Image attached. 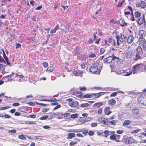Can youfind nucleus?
Listing matches in <instances>:
<instances>
[{
  "label": "nucleus",
  "mask_w": 146,
  "mask_h": 146,
  "mask_svg": "<svg viewBox=\"0 0 146 146\" xmlns=\"http://www.w3.org/2000/svg\"><path fill=\"white\" fill-rule=\"evenodd\" d=\"M27 104L32 106H33L35 105V104L31 102H30Z\"/></svg>",
  "instance_id": "nucleus-64"
},
{
  "label": "nucleus",
  "mask_w": 146,
  "mask_h": 146,
  "mask_svg": "<svg viewBox=\"0 0 146 146\" xmlns=\"http://www.w3.org/2000/svg\"><path fill=\"white\" fill-rule=\"evenodd\" d=\"M54 68L53 66H50L48 67L46 71L48 72H52L53 71Z\"/></svg>",
  "instance_id": "nucleus-23"
},
{
  "label": "nucleus",
  "mask_w": 146,
  "mask_h": 146,
  "mask_svg": "<svg viewBox=\"0 0 146 146\" xmlns=\"http://www.w3.org/2000/svg\"><path fill=\"white\" fill-rule=\"evenodd\" d=\"M98 121L100 123H102L104 125H107L108 119L102 117H99L98 119Z\"/></svg>",
  "instance_id": "nucleus-5"
},
{
  "label": "nucleus",
  "mask_w": 146,
  "mask_h": 146,
  "mask_svg": "<svg viewBox=\"0 0 146 146\" xmlns=\"http://www.w3.org/2000/svg\"><path fill=\"white\" fill-rule=\"evenodd\" d=\"M131 123V121L128 120H125L124 122L123 123V126L125 125H128L130 124Z\"/></svg>",
  "instance_id": "nucleus-21"
},
{
  "label": "nucleus",
  "mask_w": 146,
  "mask_h": 146,
  "mask_svg": "<svg viewBox=\"0 0 146 146\" xmlns=\"http://www.w3.org/2000/svg\"><path fill=\"white\" fill-rule=\"evenodd\" d=\"M126 56L127 58H129L131 57L133 58L134 53L131 51H129L126 54Z\"/></svg>",
  "instance_id": "nucleus-10"
},
{
  "label": "nucleus",
  "mask_w": 146,
  "mask_h": 146,
  "mask_svg": "<svg viewBox=\"0 0 146 146\" xmlns=\"http://www.w3.org/2000/svg\"><path fill=\"white\" fill-rule=\"evenodd\" d=\"M89 105L88 103L82 104L80 105V106L82 107L85 108L88 106Z\"/></svg>",
  "instance_id": "nucleus-36"
},
{
  "label": "nucleus",
  "mask_w": 146,
  "mask_h": 146,
  "mask_svg": "<svg viewBox=\"0 0 146 146\" xmlns=\"http://www.w3.org/2000/svg\"><path fill=\"white\" fill-rule=\"evenodd\" d=\"M102 108H100L98 111V113L99 114H101L102 112Z\"/></svg>",
  "instance_id": "nucleus-60"
},
{
  "label": "nucleus",
  "mask_w": 146,
  "mask_h": 146,
  "mask_svg": "<svg viewBox=\"0 0 146 146\" xmlns=\"http://www.w3.org/2000/svg\"><path fill=\"white\" fill-rule=\"evenodd\" d=\"M118 94L117 92H114L112 94H111L110 95V97H115L116 96L117 94Z\"/></svg>",
  "instance_id": "nucleus-42"
},
{
  "label": "nucleus",
  "mask_w": 146,
  "mask_h": 146,
  "mask_svg": "<svg viewBox=\"0 0 146 146\" xmlns=\"http://www.w3.org/2000/svg\"><path fill=\"white\" fill-rule=\"evenodd\" d=\"M92 94H87L84 95L83 96V97L84 98H91L92 97Z\"/></svg>",
  "instance_id": "nucleus-35"
},
{
  "label": "nucleus",
  "mask_w": 146,
  "mask_h": 146,
  "mask_svg": "<svg viewBox=\"0 0 146 146\" xmlns=\"http://www.w3.org/2000/svg\"><path fill=\"white\" fill-rule=\"evenodd\" d=\"M145 21V17L144 15H143V17H140L137 20V23L139 25H141Z\"/></svg>",
  "instance_id": "nucleus-7"
},
{
  "label": "nucleus",
  "mask_w": 146,
  "mask_h": 146,
  "mask_svg": "<svg viewBox=\"0 0 146 146\" xmlns=\"http://www.w3.org/2000/svg\"><path fill=\"white\" fill-rule=\"evenodd\" d=\"M9 108V107L6 106V107H3L0 108V110H5L6 109H7Z\"/></svg>",
  "instance_id": "nucleus-47"
},
{
  "label": "nucleus",
  "mask_w": 146,
  "mask_h": 146,
  "mask_svg": "<svg viewBox=\"0 0 146 146\" xmlns=\"http://www.w3.org/2000/svg\"><path fill=\"white\" fill-rule=\"evenodd\" d=\"M144 67V66L141 63L137 64L134 65L132 68L133 74H137L143 71Z\"/></svg>",
  "instance_id": "nucleus-1"
},
{
  "label": "nucleus",
  "mask_w": 146,
  "mask_h": 146,
  "mask_svg": "<svg viewBox=\"0 0 146 146\" xmlns=\"http://www.w3.org/2000/svg\"><path fill=\"white\" fill-rule=\"evenodd\" d=\"M16 131L15 129H12L8 131V132L10 133H16Z\"/></svg>",
  "instance_id": "nucleus-37"
},
{
  "label": "nucleus",
  "mask_w": 146,
  "mask_h": 146,
  "mask_svg": "<svg viewBox=\"0 0 146 146\" xmlns=\"http://www.w3.org/2000/svg\"><path fill=\"white\" fill-rule=\"evenodd\" d=\"M117 122V120H113L111 121H109L108 120L107 125H115V124Z\"/></svg>",
  "instance_id": "nucleus-15"
},
{
  "label": "nucleus",
  "mask_w": 146,
  "mask_h": 146,
  "mask_svg": "<svg viewBox=\"0 0 146 146\" xmlns=\"http://www.w3.org/2000/svg\"><path fill=\"white\" fill-rule=\"evenodd\" d=\"M2 50H3V56L4 59L5 60V61H8V58L6 55V54H5L4 52V51L3 50V49Z\"/></svg>",
  "instance_id": "nucleus-34"
},
{
  "label": "nucleus",
  "mask_w": 146,
  "mask_h": 146,
  "mask_svg": "<svg viewBox=\"0 0 146 146\" xmlns=\"http://www.w3.org/2000/svg\"><path fill=\"white\" fill-rule=\"evenodd\" d=\"M105 51V49L104 48H101L100 50V53L101 54H103Z\"/></svg>",
  "instance_id": "nucleus-45"
},
{
  "label": "nucleus",
  "mask_w": 146,
  "mask_h": 146,
  "mask_svg": "<svg viewBox=\"0 0 146 146\" xmlns=\"http://www.w3.org/2000/svg\"><path fill=\"white\" fill-rule=\"evenodd\" d=\"M107 40L109 43V44L110 45V43L111 42L112 43L113 40H112V39L111 38H109L108 39V40Z\"/></svg>",
  "instance_id": "nucleus-55"
},
{
  "label": "nucleus",
  "mask_w": 146,
  "mask_h": 146,
  "mask_svg": "<svg viewBox=\"0 0 146 146\" xmlns=\"http://www.w3.org/2000/svg\"><path fill=\"white\" fill-rule=\"evenodd\" d=\"M21 46V45L19 43L17 44L16 43V48H20Z\"/></svg>",
  "instance_id": "nucleus-62"
},
{
  "label": "nucleus",
  "mask_w": 146,
  "mask_h": 146,
  "mask_svg": "<svg viewBox=\"0 0 146 146\" xmlns=\"http://www.w3.org/2000/svg\"><path fill=\"white\" fill-rule=\"evenodd\" d=\"M56 30L55 29H54L51 30V31H50V33H54L56 32Z\"/></svg>",
  "instance_id": "nucleus-63"
},
{
  "label": "nucleus",
  "mask_w": 146,
  "mask_h": 146,
  "mask_svg": "<svg viewBox=\"0 0 146 146\" xmlns=\"http://www.w3.org/2000/svg\"><path fill=\"white\" fill-rule=\"evenodd\" d=\"M110 108L109 107H106L105 108L104 111L106 115H108L111 113V111L110 110Z\"/></svg>",
  "instance_id": "nucleus-13"
},
{
  "label": "nucleus",
  "mask_w": 146,
  "mask_h": 146,
  "mask_svg": "<svg viewBox=\"0 0 146 146\" xmlns=\"http://www.w3.org/2000/svg\"><path fill=\"white\" fill-rule=\"evenodd\" d=\"M103 132L105 134H110V131L108 130L104 131Z\"/></svg>",
  "instance_id": "nucleus-57"
},
{
  "label": "nucleus",
  "mask_w": 146,
  "mask_h": 146,
  "mask_svg": "<svg viewBox=\"0 0 146 146\" xmlns=\"http://www.w3.org/2000/svg\"><path fill=\"white\" fill-rule=\"evenodd\" d=\"M75 134L74 133H69L68 134V137L67 139H72V138L74 137L75 136Z\"/></svg>",
  "instance_id": "nucleus-18"
},
{
  "label": "nucleus",
  "mask_w": 146,
  "mask_h": 146,
  "mask_svg": "<svg viewBox=\"0 0 146 146\" xmlns=\"http://www.w3.org/2000/svg\"><path fill=\"white\" fill-rule=\"evenodd\" d=\"M64 114V117H67L70 115V113H66Z\"/></svg>",
  "instance_id": "nucleus-56"
},
{
  "label": "nucleus",
  "mask_w": 146,
  "mask_h": 146,
  "mask_svg": "<svg viewBox=\"0 0 146 146\" xmlns=\"http://www.w3.org/2000/svg\"><path fill=\"white\" fill-rule=\"evenodd\" d=\"M61 106L60 104H58L53 109V110H54L58 109L61 107Z\"/></svg>",
  "instance_id": "nucleus-44"
},
{
  "label": "nucleus",
  "mask_w": 146,
  "mask_h": 146,
  "mask_svg": "<svg viewBox=\"0 0 146 146\" xmlns=\"http://www.w3.org/2000/svg\"><path fill=\"white\" fill-rule=\"evenodd\" d=\"M43 136H36L34 137L35 138V140L38 139V140H41L42 139Z\"/></svg>",
  "instance_id": "nucleus-29"
},
{
  "label": "nucleus",
  "mask_w": 146,
  "mask_h": 146,
  "mask_svg": "<svg viewBox=\"0 0 146 146\" xmlns=\"http://www.w3.org/2000/svg\"><path fill=\"white\" fill-rule=\"evenodd\" d=\"M115 59H117V60L118 59V58L117 57L114 56V55H112V56H109L105 58L104 60L105 63H110L113 60H114Z\"/></svg>",
  "instance_id": "nucleus-3"
},
{
  "label": "nucleus",
  "mask_w": 146,
  "mask_h": 146,
  "mask_svg": "<svg viewBox=\"0 0 146 146\" xmlns=\"http://www.w3.org/2000/svg\"><path fill=\"white\" fill-rule=\"evenodd\" d=\"M94 133V132L92 131H90L88 132V135H93Z\"/></svg>",
  "instance_id": "nucleus-54"
},
{
  "label": "nucleus",
  "mask_w": 146,
  "mask_h": 146,
  "mask_svg": "<svg viewBox=\"0 0 146 146\" xmlns=\"http://www.w3.org/2000/svg\"><path fill=\"white\" fill-rule=\"evenodd\" d=\"M79 105V103L77 101L74 102L72 107H78Z\"/></svg>",
  "instance_id": "nucleus-32"
},
{
  "label": "nucleus",
  "mask_w": 146,
  "mask_h": 146,
  "mask_svg": "<svg viewBox=\"0 0 146 146\" xmlns=\"http://www.w3.org/2000/svg\"><path fill=\"white\" fill-rule=\"evenodd\" d=\"M42 65L43 66L46 68L48 66V64L47 62H44L42 63Z\"/></svg>",
  "instance_id": "nucleus-49"
},
{
  "label": "nucleus",
  "mask_w": 146,
  "mask_h": 146,
  "mask_svg": "<svg viewBox=\"0 0 146 146\" xmlns=\"http://www.w3.org/2000/svg\"><path fill=\"white\" fill-rule=\"evenodd\" d=\"M132 111L134 115L137 116L139 114V110L138 109H133L132 110Z\"/></svg>",
  "instance_id": "nucleus-16"
},
{
  "label": "nucleus",
  "mask_w": 146,
  "mask_h": 146,
  "mask_svg": "<svg viewBox=\"0 0 146 146\" xmlns=\"http://www.w3.org/2000/svg\"><path fill=\"white\" fill-rule=\"evenodd\" d=\"M20 105V104L18 102L15 103H13V106H19Z\"/></svg>",
  "instance_id": "nucleus-52"
},
{
  "label": "nucleus",
  "mask_w": 146,
  "mask_h": 146,
  "mask_svg": "<svg viewBox=\"0 0 146 146\" xmlns=\"http://www.w3.org/2000/svg\"><path fill=\"white\" fill-rule=\"evenodd\" d=\"M97 123H93L91 124V126L92 127H95L97 126Z\"/></svg>",
  "instance_id": "nucleus-51"
},
{
  "label": "nucleus",
  "mask_w": 146,
  "mask_h": 146,
  "mask_svg": "<svg viewBox=\"0 0 146 146\" xmlns=\"http://www.w3.org/2000/svg\"><path fill=\"white\" fill-rule=\"evenodd\" d=\"M127 23H126L124 19H122L121 21V23L120 24V25L122 27L124 26H125L127 25Z\"/></svg>",
  "instance_id": "nucleus-28"
},
{
  "label": "nucleus",
  "mask_w": 146,
  "mask_h": 146,
  "mask_svg": "<svg viewBox=\"0 0 146 146\" xmlns=\"http://www.w3.org/2000/svg\"><path fill=\"white\" fill-rule=\"evenodd\" d=\"M139 34L140 36L141 37L144 36L146 35V33L144 30H141L139 31Z\"/></svg>",
  "instance_id": "nucleus-20"
},
{
  "label": "nucleus",
  "mask_w": 146,
  "mask_h": 146,
  "mask_svg": "<svg viewBox=\"0 0 146 146\" xmlns=\"http://www.w3.org/2000/svg\"><path fill=\"white\" fill-rule=\"evenodd\" d=\"M18 137L19 139L23 140H26L27 139V138L24 136V135H19Z\"/></svg>",
  "instance_id": "nucleus-24"
},
{
  "label": "nucleus",
  "mask_w": 146,
  "mask_h": 146,
  "mask_svg": "<svg viewBox=\"0 0 146 146\" xmlns=\"http://www.w3.org/2000/svg\"><path fill=\"white\" fill-rule=\"evenodd\" d=\"M115 38L117 39V46H119L121 44L119 42H125L127 40L126 37L122 34H121L120 35H116Z\"/></svg>",
  "instance_id": "nucleus-2"
},
{
  "label": "nucleus",
  "mask_w": 146,
  "mask_h": 146,
  "mask_svg": "<svg viewBox=\"0 0 146 146\" xmlns=\"http://www.w3.org/2000/svg\"><path fill=\"white\" fill-rule=\"evenodd\" d=\"M140 130V129H137V130L133 131V133H137Z\"/></svg>",
  "instance_id": "nucleus-61"
},
{
  "label": "nucleus",
  "mask_w": 146,
  "mask_h": 146,
  "mask_svg": "<svg viewBox=\"0 0 146 146\" xmlns=\"http://www.w3.org/2000/svg\"><path fill=\"white\" fill-rule=\"evenodd\" d=\"M106 92H101L98 93H93L92 95L95 96H96L95 98H98L100 96H101L104 95Z\"/></svg>",
  "instance_id": "nucleus-12"
},
{
  "label": "nucleus",
  "mask_w": 146,
  "mask_h": 146,
  "mask_svg": "<svg viewBox=\"0 0 146 146\" xmlns=\"http://www.w3.org/2000/svg\"><path fill=\"white\" fill-rule=\"evenodd\" d=\"M80 89L81 91H84L86 90V87L83 86L82 88H80Z\"/></svg>",
  "instance_id": "nucleus-58"
},
{
  "label": "nucleus",
  "mask_w": 146,
  "mask_h": 146,
  "mask_svg": "<svg viewBox=\"0 0 146 146\" xmlns=\"http://www.w3.org/2000/svg\"><path fill=\"white\" fill-rule=\"evenodd\" d=\"M77 143V142L76 141H72L70 142V145L71 146H73L75 145Z\"/></svg>",
  "instance_id": "nucleus-43"
},
{
  "label": "nucleus",
  "mask_w": 146,
  "mask_h": 146,
  "mask_svg": "<svg viewBox=\"0 0 146 146\" xmlns=\"http://www.w3.org/2000/svg\"><path fill=\"white\" fill-rule=\"evenodd\" d=\"M133 38H134L133 36L130 35L129 36L127 39V43L129 44L131 43L133 41Z\"/></svg>",
  "instance_id": "nucleus-14"
},
{
  "label": "nucleus",
  "mask_w": 146,
  "mask_h": 146,
  "mask_svg": "<svg viewBox=\"0 0 146 146\" xmlns=\"http://www.w3.org/2000/svg\"><path fill=\"white\" fill-rule=\"evenodd\" d=\"M99 64L98 61H96L95 63H94V66H95L96 67H98L99 66Z\"/></svg>",
  "instance_id": "nucleus-46"
},
{
  "label": "nucleus",
  "mask_w": 146,
  "mask_h": 146,
  "mask_svg": "<svg viewBox=\"0 0 146 146\" xmlns=\"http://www.w3.org/2000/svg\"><path fill=\"white\" fill-rule=\"evenodd\" d=\"M78 115L76 113H75L71 115L70 117L74 119L78 118Z\"/></svg>",
  "instance_id": "nucleus-33"
},
{
  "label": "nucleus",
  "mask_w": 146,
  "mask_h": 146,
  "mask_svg": "<svg viewBox=\"0 0 146 146\" xmlns=\"http://www.w3.org/2000/svg\"><path fill=\"white\" fill-rule=\"evenodd\" d=\"M138 41L139 44L141 46H142L143 43H144V42L146 41L142 37H139Z\"/></svg>",
  "instance_id": "nucleus-11"
},
{
  "label": "nucleus",
  "mask_w": 146,
  "mask_h": 146,
  "mask_svg": "<svg viewBox=\"0 0 146 146\" xmlns=\"http://www.w3.org/2000/svg\"><path fill=\"white\" fill-rule=\"evenodd\" d=\"M142 46L143 50L146 51V41L144 42V43H143Z\"/></svg>",
  "instance_id": "nucleus-38"
},
{
  "label": "nucleus",
  "mask_w": 146,
  "mask_h": 146,
  "mask_svg": "<svg viewBox=\"0 0 146 146\" xmlns=\"http://www.w3.org/2000/svg\"><path fill=\"white\" fill-rule=\"evenodd\" d=\"M137 53H139V55H142L143 54V50L142 48L140 46H138L136 49Z\"/></svg>",
  "instance_id": "nucleus-17"
},
{
  "label": "nucleus",
  "mask_w": 146,
  "mask_h": 146,
  "mask_svg": "<svg viewBox=\"0 0 146 146\" xmlns=\"http://www.w3.org/2000/svg\"><path fill=\"white\" fill-rule=\"evenodd\" d=\"M0 62L4 63L6 64V61L4 60L3 58L0 55Z\"/></svg>",
  "instance_id": "nucleus-40"
},
{
  "label": "nucleus",
  "mask_w": 146,
  "mask_h": 146,
  "mask_svg": "<svg viewBox=\"0 0 146 146\" xmlns=\"http://www.w3.org/2000/svg\"><path fill=\"white\" fill-rule=\"evenodd\" d=\"M145 97L146 96L145 95L140 96L137 99L138 102L144 106H146V102L144 101L145 100Z\"/></svg>",
  "instance_id": "nucleus-4"
},
{
  "label": "nucleus",
  "mask_w": 146,
  "mask_h": 146,
  "mask_svg": "<svg viewBox=\"0 0 146 146\" xmlns=\"http://www.w3.org/2000/svg\"><path fill=\"white\" fill-rule=\"evenodd\" d=\"M103 105V102H100L95 103L94 105V106H96L97 107L99 108L100 106H102Z\"/></svg>",
  "instance_id": "nucleus-25"
},
{
  "label": "nucleus",
  "mask_w": 146,
  "mask_h": 146,
  "mask_svg": "<svg viewBox=\"0 0 146 146\" xmlns=\"http://www.w3.org/2000/svg\"><path fill=\"white\" fill-rule=\"evenodd\" d=\"M60 115V116L57 117L58 119H61L64 117L63 114L61 113V114Z\"/></svg>",
  "instance_id": "nucleus-50"
},
{
  "label": "nucleus",
  "mask_w": 146,
  "mask_h": 146,
  "mask_svg": "<svg viewBox=\"0 0 146 146\" xmlns=\"http://www.w3.org/2000/svg\"><path fill=\"white\" fill-rule=\"evenodd\" d=\"M48 115H45L40 117V119L41 120L46 119L48 118Z\"/></svg>",
  "instance_id": "nucleus-39"
},
{
  "label": "nucleus",
  "mask_w": 146,
  "mask_h": 146,
  "mask_svg": "<svg viewBox=\"0 0 146 146\" xmlns=\"http://www.w3.org/2000/svg\"><path fill=\"white\" fill-rule=\"evenodd\" d=\"M139 53H134V57L133 58L135 60H137L138 59H141V56L142 55H139Z\"/></svg>",
  "instance_id": "nucleus-9"
},
{
  "label": "nucleus",
  "mask_w": 146,
  "mask_h": 146,
  "mask_svg": "<svg viewBox=\"0 0 146 146\" xmlns=\"http://www.w3.org/2000/svg\"><path fill=\"white\" fill-rule=\"evenodd\" d=\"M98 68L95 66H92L90 69V71L92 74L94 73L97 72Z\"/></svg>",
  "instance_id": "nucleus-8"
},
{
  "label": "nucleus",
  "mask_w": 146,
  "mask_h": 146,
  "mask_svg": "<svg viewBox=\"0 0 146 146\" xmlns=\"http://www.w3.org/2000/svg\"><path fill=\"white\" fill-rule=\"evenodd\" d=\"M135 140L134 139L131 137L127 138L126 139L125 143L126 144H129L134 142Z\"/></svg>",
  "instance_id": "nucleus-6"
},
{
  "label": "nucleus",
  "mask_w": 146,
  "mask_h": 146,
  "mask_svg": "<svg viewBox=\"0 0 146 146\" xmlns=\"http://www.w3.org/2000/svg\"><path fill=\"white\" fill-rule=\"evenodd\" d=\"M96 55L94 53H91L89 54L88 57V58H89L90 59H91V58H94L96 57Z\"/></svg>",
  "instance_id": "nucleus-22"
},
{
  "label": "nucleus",
  "mask_w": 146,
  "mask_h": 146,
  "mask_svg": "<svg viewBox=\"0 0 146 146\" xmlns=\"http://www.w3.org/2000/svg\"><path fill=\"white\" fill-rule=\"evenodd\" d=\"M4 116L5 118H10L11 117V116H10L9 115H8L7 114H5V115H4Z\"/></svg>",
  "instance_id": "nucleus-53"
},
{
  "label": "nucleus",
  "mask_w": 146,
  "mask_h": 146,
  "mask_svg": "<svg viewBox=\"0 0 146 146\" xmlns=\"http://www.w3.org/2000/svg\"><path fill=\"white\" fill-rule=\"evenodd\" d=\"M140 5H141V7L142 8H144L146 6L145 3V2L144 1H141Z\"/></svg>",
  "instance_id": "nucleus-27"
},
{
  "label": "nucleus",
  "mask_w": 146,
  "mask_h": 146,
  "mask_svg": "<svg viewBox=\"0 0 146 146\" xmlns=\"http://www.w3.org/2000/svg\"><path fill=\"white\" fill-rule=\"evenodd\" d=\"M120 137V135L115 134V141L117 142H119V139Z\"/></svg>",
  "instance_id": "nucleus-26"
},
{
  "label": "nucleus",
  "mask_w": 146,
  "mask_h": 146,
  "mask_svg": "<svg viewBox=\"0 0 146 146\" xmlns=\"http://www.w3.org/2000/svg\"><path fill=\"white\" fill-rule=\"evenodd\" d=\"M134 15L135 17L138 18L140 16L141 14L138 11H137L135 12Z\"/></svg>",
  "instance_id": "nucleus-30"
},
{
  "label": "nucleus",
  "mask_w": 146,
  "mask_h": 146,
  "mask_svg": "<svg viewBox=\"0 0 146 146\" xmlns=\"http://www.w3.org/2000/svg\"><path fill=\"white\" fill-rule=\"evenodd\" d=\"M115 134L112 135L110 137V138L111 139L114 140L115 141Z\"/></svg>",
  "instance_id": "nucleus-41"
},
{
  "label": "nucleus",
  "mask_w": 146,
  "mask_h": 146,
  "mask_svg": "<svg viewBox=\"0 0 146 146\" xmlns=\"http://www.w3.org/2000/svg\"><path fill=\"white\" fill-rule=\"evenodd\" d=\"M115 100L113 99H112L109 100L108 102V104L110 105L113 106L115 104Z\"/></svg>",
  "instance_id": "nucleus-19"
},
{
  "label": "nucleus",
  "mask_w": 146,
  "mask_h": 146,
  "mask_svg": "<svg viewBox=\"0 0 146 146\" xmlns=\"http://www.w3.org/2000/svg\"><path fill=\"white\" fill-rule=\"evenodd\" d=\"M123 130H117V133L118 134H121L123 132Z\"/></svg>",
  "instance_id": "nucleus-59"
},
{
  "label": "nucleus",
  "mask_w": 146,
  "mask_h": 146,
  "mask_svg": "<svg viewBox=\"0 0 146 146\" xmlns=\"http://www.w3.org/2000/svg\"><path fill=\"white\" fill-rule=\"evenodd\" d=\"M35 121H27L25 122V123H23L24 124H35Z\"/></svg>",
  "instance_id": "nucleus-31"
},
{
  "label": "nucleus",
  "mask_w": 146,
  "mask_h": 146,
  "mask_svg": "<svg viewBox=\"0 0 146 146\" xmlns=\"http://www.w3.org/2000/svg\"><path fill=\"white\" fill-rule=\"evenodd\" d=\"M36 115H29V116H27V117H31V118H35L36 117Z\"/></svg>",
  "instance_id": "nucleus-48"
}]
</instances>
